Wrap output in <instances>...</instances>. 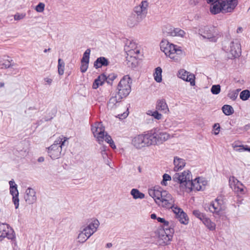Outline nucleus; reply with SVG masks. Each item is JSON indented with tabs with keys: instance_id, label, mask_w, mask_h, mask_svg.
<instances>
[{
	"instance_id": "1",
	"label": "nucleus",
	"mask_w": 250,
	"mask_h": 250,
	"mask_svg": "<svg viewBox=\"0 0 250 250\" xmlns=\"http://www.w3.org/2000/svg\"><path fill=\"white\" fill-rule=\"evenodd\" d=\"M148 192L158 206L172 209L177 216L183 211L181 208L175 205V200L168 191L159 189L158 188H154L149 189Z\"/></svg>"
},
{
	"instance_id": "2",
	"label": "nucleus",
	"mask_w": 250,
	"mask_h": 250,
	"mask_svg": "<svg viewBox=\"0 0 250 250\" xmlns=\"http://www.w3.org/2000/svg\"><path fill=\"white\" fill-rule=\"evenodd\" d=\"M210 3L209 10L211 14L215 15L220 13L232 12L238 4V0H206Z\"/></svg>"
},
{
	"instance_id": "3",
	"label": "nucleus",
	"mask_w": 250,
	"mask_h": 250,
	"mask_svg": "<svg viewBox=\"0 0 250 250\" xmlns=\"http://www.w3.org/2000/svg\"><path fill=\"white\" fill-rule=\"evenodd\" d=\"M160 49L165 55L174 62H178L185 56V52L181 47L169 42L167 40H163L160 43Z\"/></svg>"
},
{
	"instance_id": "4",
	"label": "nucleus",
	"mask_w": 250,
	"mask_h": 250,
	"mask_svg": "<svg viewBox=\"0 0 250 250\" xmlns=\"http://www.w3.org/2000/svg\"><path fill=\"white\" fill-rule=\"evenodd\" d=\"M67 140V138L61 136L48 148V153L52 159H56L60 157L62 147L65 145Z\"/></svg>"
},
{
	"instance_id": "5",
	"label": "nucleus",
	"mask_w": 250,
	"mask_h": 250,
	"mask_svg": "<svg viewBox=\"0 0 250 250\" xmlns=\"http://www.w3.org/2000/svg\"><path fill=\"white\" fill-rule=\"evenodd\" d=\"M126 52L127 65L132 68L135 67L137 63V58L140 50L134 42H130L129 45L125 48Z\"/></svg>"
},
{
	"instance_id": "6",
	"label": "nucleus",
	"mask_w": 250,
	"mask_h": 250,
	"mask_svg": "<svg viewBox=\"0 0 250 250\" xmlns=\"http://www.w3.org/2000/svg\"><path fill=\"white\" fill-rule=\"evenodd\" d=\"M173 180L179 184L182 191L185 192L187 186L190 184L192 175L189 170L184 171L182 173H176L172 177Z\"/></svg>"
},
{
	"instance_id": "7",
	"label": "nucleus",
	"mask_w": 250,
	"mask_h": 250,
	"mask_svg": "<svg viewBox=\"0 0 250 250\" xmlns=\"http://www.w3.org/2000/svg\"><path fill=\"white\" fill-rule=\"evenodd\" d=\"M204 208L207 211H209L213 213L220 215L222 211H224L226 207L221 197H217L214 201L211 202L210 204L204 205Z\"/></svg>"
},
{
	"instance_id": "8",
	"label": "nucleus",
	"mask_w": 250,
	"mask_h": 250,
	"mask_svg": "<svg viewBox=\"0 0 250 250\" xmlns=\"http://www.w3.org/2000/svg\"><path fill=\"white\" fill-rule=\"evenodd\" d=\"M131 83L130 78L128 75L123 77L118 85V94L123 98L126 97L131 91Z\"/></svg>"
},
{
	"instance_id": "9",
	"label": "nucleus",
	"mask_w": 250,
	"mask_h": 250,
	"mask_svg": "<svg viewBox=\"0 0 250 250\" xmlns=\"http://www.w3.org/2000/svg\"><path fill=\"white\" fill-rule=\"evenodd\" d=\"M174 230L172 228H165L159 232L158 242L160 245H167L170 243Z\"/></svg>"
},
{
	"instance_id": "10",
	"label": "nucleus",
	"mask_w": 250,
	"mask_h": 250,
	"mask_svg": "<svg viewBox=\"0 0 250 250\" xmlns=\"http://www.w3.org/2000/svg\"><path fill=\"white\" fill-rule=\"evenodd\" d=\"M226 51L230 54V58H237L241 54V47L239 41L235 39L232 41L228 46H225Z\"/></svg>"
},
{
	"instance_id": "11",
	"label": "nucleus",
	"mask_w": 250,
	"mask_h": 250,
	"mask_svg": "<svg viewBox=\"0 0 250 250\" xmlns=\"http://www.w3.org/2000/svg\"><path fill=\"white\" fill-rule=\"evenodd\" d=\"M94 136L96 138L99 144H102L107 133L104 131V127L101 123H96L91 127Z\"/></svg>"
},
{
	"instance_id": "12",
	"label": "nucleus",
	"mask_w": 250,
	"mask_h": 250,
	"mask_svg": "<svg viewBox=\"0 0 250 250\" xmlns=\"http://www.w3.org/2000/svg\"><path fill=\"white\" fill-rule=\"evenodd\" d=\"M200 32L204 38L211 42H216L217 33L214 27L205 26L200 30Z\"/></svg>"
},
{
	"instance_id": "13",
	"label": "nucleus",
	"mask_w": 250,
	"mask_h": 250,
	"mask_svg": "<svg viewBox=\"0 0 250 250\" xmlns=\"http://www.w3.org/2000/svg\"><path fill=\"white\" fill-rule=\"evenodd\" d=\"M148 7V2L146 0H143L139 5L134 8L133 14L139 19L142 20L147 13Z\"/></svg>"
},
{
	"instance_id": "14",
	"label": "nucleus",
	"mask_w": 250,
	"mask_h": 250,
	"mask_svg": "<svg viewBox=\"0 0 250 250\" xmlns=\"http://www.w3.org/2000/svg\"><path fill=\"white\" fill-rule=\"evenodd\" d=\"M100 225L98 220H94L87 225L83 226L80 228V230L83 232L88 234L89 236H91L97 230Z\"/></svg>"
},
{
	"instance_id": "15",
	"label": "nucleus",
	"mask_w": 250,
	"mask_h": 250,
	"mask_svg": "<svg viewBox=\"0 0 250 250\" xmlns=\"http://www.w3.org/2000/svg\"><path fill=\"white\" fill-rule=\"evenodd\" d=\"M177 76L178 78L184 81L190 82V84L191 86H194L195 84V75L184 69H181L179 70Z\"/></svg>"
},
{
	"instance_id": "16",
	"label": "nucleus",
	"mask_w": 250,
	"mask_h": 250,
	"mask_svg": "<svg viewBox=\"0 0 250 250\" xmlns=\"http://www.w3.org/2000/svg\"><path fill=\"white\" fill-rule=\"evenodd\" d=\"M1 237H6L11 240L15 238L14 230L9 225L5 223L1 224Z\"/></svg>"
},
{
	"instance_id": "17",
	"label": "nucleus",
	"mask_w": 250,
	"mask_h": 250,
	"mask_svg": "<svg viewBox=\"0 0 250 250\" xmlns=\"http://www.w3.org/2000/svg\"><path fill=\"white\" fill-rule=\"evenodd\" d=\"M154 135L155 137L156 145L162 144L163 142L167 140L170 135L165 132L161 131L159 129L155 128L153 129Z\"/></svg>"
},
{
	"instance_id": "18",
	"label": "nucleus",
	"mask_w": 250,
	"mask_h": 250,
	"mask_svg": "<svg viewBox=\"0 0 250 250\" xmlns=\"http://www.w3.org/2000/svg\"><path fill=\"white\" fill-rule=\"evenodd\" d=\"M36 193L35 190L28 188L25 192L24 199L26 203L33 204L37 201Z\"/></svg>"
},
{
	"instance_id": "19",
	"label": "nucleus",
	"mask_w": 250,
	"mask_h": 250,
	"mask_svg": "<svg viewBox=\"0 0 250 250\" xmlns=\"http://www.w3.org/2000/svg\"><path fill=\"white\" fill-rule=\"evenodd\" d=\"M131 144L137 149H141L147 146L144 134L138 135L134 137L132 139Z\"/></svg>"
},
{
	"instance_id": "20",
	"label": "nucleus",
	"mask_w": 250,
	"mask_h": 250,
	"mask_svg": "<svg viewBox=\"0 0 250 250\" xmlns=\"http://www.w3.org/2000/svg\"><path fill=\"white\" fill-rule=\"evenodd\" d=\"M202 189V185L200 182V178H196L194 180L192 179L190 181V184L188 185L187 186V188H186L185 190V192H189L192 190H200Z\"/></svg>"
},
{
	"instance_id": "21",
	"label": "nucleus",
	"mask_w": 250,
	"mask_h": 250,
	"mask_svg": "<svg viewBox=\"0 0 250 250\" xmlns=\"http://www.w3.org/2000/svg\"><path fill=\"white\" fill-rule=\"evenodd\" d=\"M122 98L123 97L118 94L112 96L107 104V108L111 110L115 108L117 106V104L121 102Z\"/></svg>"
},
{
	"instance_id": "22",
	"label": "nucleus",
	"mask_w": 250,
	"mask_h": 250,
	"mask_svg": "<svg viewBox=\"0 0 250 250\" xmlns=\"http://www.w3.org/2000/svg\"><path fill=\"white\" fill-rule=\"evenodd\" d=\"M144 136L147 146L151 145H156L155 137L154 135L153 129L144 134Z\"/></svg>"
},
{
	"instance_id": "23",
	"label": "nucleus",
	"mask_w": 250,
	"mask_h": 250,
	"mask_svg": "<svg viewBox=\"0 0 250 250\" xmlns=\"http://www.w3.org/2000/svg\"><path fill=\"white\" fill-rule=\"evenodd\" d=\"M10 192L13 196L12 200L15 208L17 209L19 206V192L17 189V187L10 188Z\"/></svg>"
},
{
	"instance_id": "24",
	"label": "nucleus",
	"mask_w": 250,
	"mask_h": 250,
	"mask_svg": "<svg viewBox=\"0 0 250 250\" xmlns=\"http://www.w3.org/2000/svg\"><path fill=\"white\" fill-rule=\"evenodd\" d=\"M156 108L163 113H167L169 111L167 104L164 100H160L157 102Z\"/></svg>"
},
{
	"instance_id": "25",
	"label": "nucleus",
	"mask_w": 250,
	"mask_h": 250,
	"mask_svg": "<svg viewBox=\"0 0 250 250\" xmlns=\"http://www.w3.org/2000/svg\"><path fill=\"white\" fill-rule=\"evenodd\" d=\"M173 163L174 165V170L175 171L182 169L186 165L185 160L177 157H174Z\"/></svg>"
},
{
	"instance_id": "26",
	"label": "nucleus",
	"mask_w": 250,
	"mask_h": 250,
	"mask_svg": "<svg viewBox=\"0 0 250 250\" xmlns=\"http://www.w3.org/2000/svg\"><path fill=\"white\" fill-rule=\"evenodd\" d=\"M109 64V61L107 59L104 57H101L96 60L94 62V67L96 68H101L103 66H106Z\"/></svg>"
},
{
	"instance_id": "27",
	"label": "nucleus",
	"mask_w": 250,
	"mask_h": 250,
	"mask_svg": "<svg viewBox=\"0 0 250 250\" xmlns=\"http://www.w3.org/2000/svg\"><path fill=\"white\" fill-rule=\"evenodd\" d=\"M141 21H142L141 19H139L138 17L132 13L127 20V24L130 27H133L136 25Z\"/></svg>"
},
{
	"instance_id": "28",
	"label": "nucleus",
	"mask_w": 250,
	"mask_h": 250,
	"mask_svg": "<svg viewBox=\"0 0 250 250\" xmlns=\"http://www.w3.org/2000/svg\"><path fill=\"white\" fill-rule=\"evenodd\" d=\"M12 60L8 56H3L2 60L1 61V69L9 68L13 64L11 62Z\"/></svg>"
},
{
	"instance_id": "29",
	"label": "nucleus",
	"mask_w": 250,
	"mask_h": 250,
	"mask_svg": "<svg viewBox=\"0 0 250 250\" xmlns=\"http://www.w3.org/2000/svg\"><path fill=\"white\" fill-rule=\"evenodd\" d=\"M202 222L210 230H214L215 229V224L211 221L209 218L206 217L202 221Z\"/></svg>"
},
{
	"instance_id": "30",
	"label": "nucleus",
	"mask_w": 250,
	"mask_h": 250,
	"mask_svg": "<svg viewBox=\"0 0 250 250\" xmlns=\"http://www.w3.org/2000/svg\"><path fill=\"white\" fill-rule=\"evenodd\" d=\"M162 69L160 67H157L155 68V72L153 74L154 80L158 83L162 81Z\"/></svg>"
},
{
	"instance_id": "31",
	"label": "nucleus",
	"mask_w": 250,
	"mask_h": 250,
	"mask_svg": "<svg viewBox=\"0 0 250 250\" xmlns=\"http://www.w3.org/2000/svg\"><path fill=\"white\" fill-rule=\"evenodd\" d=\"M89 237L90 236L88 235V234L83 232L80 230L77 237V239L78 242L83 243L85 242Z\"/></svg>"
},
{
	"instance_id": "32",
	"label": "nucleus",
	"mask_w": 250,
	"mask_h": 250,
	"mask_svg": "<svg viewBox=\"0 0 250 250\" xmlns=\"http://www.w3.org/2000/svg\"><path fill=\"white\" fill-rule=\"evenodd\" d=\"M131 194L133 197L136 199H143L145 198V194L141 192L137 189L133 188L131 190Z\"/></svg>"
},
{
	"instance_id": "33",
	"label": "nucleus",
	"mask_w": 250,
	"mask_h": 250,
	"mask_svg": "<svg viewBox=\"0 0 250 250\" xmlns=\"http://www.w3.org/2000/svg\"><path fill=\"white\" fill-rule=\"evenodd\" d=\"M223 113L227 116L232 114L234 112V110L232 107L229 105L226 104L223 106L222 108Z\"/></svg>"
},
{
	"instance_id": "34",
	"label": "nucleus",
	"mask_w": 250,
	"mask_h": 250,
	"mask_svg": "<svg viewBox=\"0 0 250 250\" xmlns=\"http://www.w3.org/2000/svg\"><path fill=\"white\" fill-rule=\"evenodd\" d=\"M177 217L181 223L185 225L188 223V216L183 211Z\"/></svg>"
},
{
	"instance_id": "35",
	"label": "nucleus",
	"mask_w": 250,
	"mask_h": 250,
	"mask_svg": "<svg viewBox=\"0 0 250 250\" xmlns=\"http://www.w3.org/2000/svg\"><path fill=\"white\" fill-rule=\"evenodd\" d=\"M229 184L230 188L232 189L236 186H237V184L240 186L241 185V183L234 176H231L229 178Z\"/></svg>"
},
{
	"instance_id": "36",
	"label": "nucleus",
	"mask_w": 250,
	"mask_h": 250,
	"mask_svg": "<svg viewBox=\"0 0 250 250\" xmlns=\"http://www.w3.org/2000/svg\"><path fill=\"white\" fill-rule=\"evenodd\" d=\"M64 62L63 61L59 59L58 60V73L60 75H62L64 73Z\"/></svg>"
},
{
	"instance_id": "37",
	"label": "nucleus",
	"mask_w": 250,
	"mask_h": 250,
	"mask_svg": "<svg viewBox=\"0 0 250 250\" xmlns=\"http://www.w3.org/2000/svg\"><path fill=\"white\" fill-rule=\"evenodd\" d=\"M90 54V49H87L83 55V58L81 60V62L89 63Z\"/></svg>"
},
{
	"instance_id": "38",
	"label": "nucleus",
	"mask_w": 250,
	"mask_h": 250,
	"mask_svg": "<svg viewBox=\"0 0 250 250\" xmlns=\"http://www.w3.org/2000/svg\"><path fill=\"white\" fill-rule=\"evenodd\" d=\"M147 114L153 116L155 119L157 120H160L162 118V115L159 113L157 110L156 111L148 110L147 111Z\"/></svg>"
},
{
	"instance_id": "39",
	"label": "nucleus",
	"mask_w": 250,
	"mask_h": 250,
	"mask_svg": "<svg viewBox=\"0 0 250 250\" xmlns=\"http://www.w3.org/2000/svg\"><path fill=\"white\" fill-rule=\"evenodd\" d=\"M250 97V92L248 90L242 91L240 94V98L243 101L247 100Z\"/></svg>"
},
{
	"instance_id": "40",
	"label": "nucleus",
	"mask_w": 250,
	"mask_h": 250,
	"mask_svg": "<svg viewBox=\"0 0 250 250\" xmlns=\"http://www.w3.org/2000/svg\"><path fill=\"white\" fill-rule=\"evenodd\" d=\"M193 214L195 216H196L197 218H199L202 221L206 217V215L204 213L201 212L199 210H193Z\"/></svg>"
},
{
	"instance_id": "41",
	"label": "nucleus",
	"mask_w": 250,
	"mask_h": 250,
	"mask_svg": "<svg viewBox=\"0 0 250 250\" xmlns=\"http://www.w3.org/2000/svg\"><path fill=\"white\" fill-rule=\"evenodd\" d=\"M228 97L232 100L235 101L238 96V91L234 90H230L228 94Z\"/></svg>"
},
{
	"instance_id": "42",
	"label": "nucleus",
	"mask_w": 250,
	"mask_h": 250,
	"mask_svg": "<svg viewBox=\"0 0 250 250\" xmlns=\"http://www.w3.org/2000/svg\"><path fill=\"white\" fill-rule=\"evenodd\" d=\"M104 140L109 144L110 146L112 148H115L116 146L114 144V141L112 140L111 137L109 135H105V137L104 139Z\"/></svg>"
},
{
	"instance_id": "43",
	"label": "nucleus",
	"mask_w": 250,
	"mask_h": 250,
	"mask_svg": "<svg viewBox=\"0 0 250 250\" xmlns=\"http://www.w3.org/2000/svg\"><path fill=\"white\" fill-rule=\"evenodd\" d=\"M221 91V87L219 84L213 85L211 88V92L213 94H218Z\"/></svg>"
},
{
	"instance_id": "44",
	"label": "nucleus",
	"mask_w": 250,
	"mask_h": 250,
	"mask_svg": "<svg viewBox=\"0 0 250 250\" xmlns=\"http://www.w3.org/2000/svg\"><path fill=\"white\" fill-rule=\"evenodd\" d=\"M244 187V186L241 183V186L238 185V184H237V185L235 187H234L232 188V189L235 192H239L240 193L244 194V188H243Z\"/></svg>"
},
{
	"instance_id": "45",
	"label": "nucleus",
	"mask_w": 250,
	"mask_h": 250,
	"mask_svg": "<svg viewBox=\"0 0 250 250\" xmlns=\"http://www.w3.org/2000/svg\"><path fill=\"white\" fill-rule=\"evenodd\" d=\"M163 181L161 182V184L163 186H167V181H170L171 179V176L167 174H164L163 176Z\"/></svg>"
},
{
	"instance_id": "46",
	"label": "nucleus",
	"mask_w": 250,
	"mask_h": 250,
	"mask_svg": "<svg viewBox=\"0 0 250 250\" xmlns=\"http://www.w3.org/2000/svg\"><path fill=\"white\" fill-rule=\"evenodd\" d=\"M45 8V4L42 2H40L36 7L35 10L37 12L42 13Z\"/></svg>"
},
{
	"instance_id": "47",
	"label": "nucleus",
	"mask_w": 250,
	"mask_h": 250,
	"mask_svg": "<svg viewBox=\"0 0 250 250\" xmlns=\"http://www.w3.org/2000/svg\"><path fill=\"white\" fill-rule=\"evenodd\" d=\"M157 220L159 222L163 223L164 227L169 228L168 226L169 225V222L168 221L166 220L164 218L161 217H158Z\"/></svg>"
},
{
	"instance_id": "48",
	"label": "nucleus",
	"mask_w": 250,
	"mask_h": 250,
	"mask_svg": "<svg viewBox=\"0 0 250 250\" xmlns=\"http://www.w3.org/2000/svg\"><path fill=\"white\" fill-rule=\"evenodd\" d=\"M25 16V13H17L14 15V19L15 21H19L24 18Z\"/></svg>"
},
{
	"instance_id": "49",
	"label": "nucleus",
	"mask_w": 250,
	"mask_h": 250,
	"mask_svg": "<svg viewBox=\"0 0 250 250\" xmlns=\"http://www.w3.org/2000/svg\"><path fill=\"white\" fill-rule=\"evenodd\" d=\"M116 78V76L114 74H109L108 76H106V82L108 83L111 84Z\"/></svg>"
},
{
	"instance_id": "50",
	"label": "nucleus",
	"mask_w": 250,
	"mask_h": 250,
	"mask_svg": "<svg viewBox=\"0 0 250 250\" xmlns=\"http://www.w3.org/2000/svg\"><path fill=\"white\" fill-rule=\"evenodd\" d=\"M88 66V63H85V62H81V71L82 73L85 72Z\"/></svg>"
},
{
	"instance_id": "51",
	"label": "nucleus",
	"mask_w": 250,
	"mask_h": 250,
	"mask_svg": "<svg viewBox=\"0 0 250 250\" xmlns=\"http://www.w3.org/2000/svg\"><path fill=\"white\" fill-rule=\"evenodd\" d=\"M240 148L237 149L238 152H242L243 150H246L250 152V147L248 146L241 145L239 146Z\"/></svg>"
},
{
	"instance_id": "52",
	"label": "nucleus",
	"mask_w": 250,
	"mask_h": 250,
	"mask_svg": "<svg viewBox=\"0 0 250 250\" xmlns=\"http://www.w3.org/2000/svg\"><path fill=\"white\" fill-rule=\"evenodd\" d=\"M103 84L102 82L100 81L98 79H96L94 81V82L93 83L92 87L94 89H97L99 85H101Z\"/></svg>"
},
{
	"instance_id": "53",
	"label": "nucleus",
	"mask_w": 250,
	"mask_h": 250,
	"mask_svg": "<svg viewBox=\"0 0 250 250\" xmlns=\"http://www.w3.org/2000/svg\"><path fill=\"white\" fill-rule=\"evenodd\" d=\"M174 32L176 35L181 36V37H183L185 34V33L183 30H181L178 28L175 29L174 30Z\"/></svg>"
},
{
	"instance_id": "54",
	"label": "nucleus",
	"mask_w": 250,
	"mask_h": 250,
	"mask_svg": "<svg viewBox=\"0 0 250 250\" xmlns=\"http://www.w3.org/2000/svg\"><path fill=\"white\" fill-rule=\"evenodd\" d=\"M213 128L215 130L214 134L216 135L218 134L220 131V125L219 124H215L213 125Z\"/></svg>"
},
{
	"instance_id": "55",
	"label": "nucleus",
	"mask_w": 250,
	"mask_h": 250,
	"mask_svg": "<svg viewBox=\"0 0 250 250\" xmlns=\"http://www.w3.org/2000/svg\"><path fill=\"white\" fill-rule=\"evenodd\" d=\"M97 79L99 80L103 83L104 81H106V76L104 74H102L98 77Z\"/></svg>"
},
{
	"instance_id": "56",
	"label": "nucleus",
	"mask_w": 250,
	"mask_h": 250,
	"mask_svg": "<svg viewBox=\"0 0 250 250\" xmlns=\"http://www.w3.org/2000/svg\"><path fill=\"white\" fill-rule=\"evenodd\" d=\"M10 185V188H17V186L15 184V182L13 180H11L9 182Z\"/></svg>"
},
{
	"instance_id": "57",
	"label": "nucleus",
	"mask_w": 250,
	"mask_h": 250,
	"mask_svg": "<svg viewBox=\"0 0 250 250\" xmlns=\"http://www.w3.org/2000/svg\"><path fill=\"white\" fill-rule=\"evenodd\" d=\"M102 154L103 156V157H104V156H106V154L105 153V149L104 146L103 147V149H102L101 151Z\"/></svg>"
},
{
	"instance_id": "58",
	"label": "nucleus",
	"mask_w": 250,
	"mask_h": 250,
	"mask_svg": "<svg viewBox=\"0 0 250 250\" xmlns=\"http://www.w3.org/2000/svg\"><path fill=\"white\" fill-rule=\"evenodd\" d=\"M44 80H45V81L49 84H50L52 81V79H49V78H45Z\"/></svg>"
},
{
	"instance_id": "59",
	"label": "nucleus",
	"mask_w": 250,
	"mask_h": 250,
	"mask_svg": "<svg viewBox=\"0 0 250 250\" xmlns=\"http://www.w3.org/2000/svg\"><path fill=\"white\" fill-rule=\"evenodd\" d=\"M151 218L152 219H155L157 218V216L155 214L153 213L151 214Z\"/></svg>"
},
{
	"instance_id": "60",
	"label": "nucleus",
	"mask_w": 250,
	"mask_h": 250,
	"mask_svg": "<svg viewBox=\"0 0 250 250\" xmlns=\"http://www.w3.org/2000/svg\"><path fill=\"white\" fill-rule=\"evenodd\" d=\"M44 158L42 157H39L38 160V162H42L44 161Z\"/></svg>"
},
{
	"instance_id": "61",
	"label": "nucleus",
	"mask_w": 250,
	"mask_h": 250,
	"mask_svg": "<svg viewBox=\"0 0 250 250\" xmlns=\"http://www.w3.org/2000/svg\"><path fill=\"white\" fill-rule=\"evenodd\" d=\"M242 27H238L237 28V33H239L240 32H242Z\"/></svg>"
},
{
	"instance_id": "62",
	"label": "nucleus",
	"mask_w": 250,
	"mask_h": 250,
	"mask_svg": "<svg viewBox=\"0 0 250 250\" xmlns=\"http://www.w3.org/2000/svg\"><path fill=\"white\" fill-rule=\"evenodd\" d=\"M193 1L194 4H196L198 3L201 1V0H193Z\"/></svg>"
},
{
	"instance_id": "63",
	"label": "nucleus",
	"mask_w": 250,
	"mask_h": 250,
	"mask_svg": "<svg viewBox=\"0 0 250 250\" xmlns=\"http://www.w3.org/2000/svg\"><path fill=\"white\" fill-rule=\"evenodd\" d=\"M50 50V48L45 49L44 50V53H46L47 52L49 51Z\"/></svg>"
},
{
	"instance_id": "64",
	"label": "nucleus",
	"mask_w": 250,
	"mask_h": 250,
	"mask_svg": "<svg viewBox=\"0 0 250 250\" xmlns=\"http://www.w3.org/2000/svg\"><path fill=\"white\" fill-rule=\"evenodd\" d=\"M128 114H126L125 113H124L123 114L121 115V116H124V117H125L127 116Z\"/></svg>"
}]
</instances>
